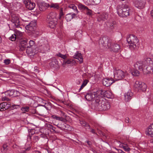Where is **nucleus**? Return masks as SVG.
Instances as JSON below:
<instances>
[{"mask_svg":"<svg viewBox=\"0 0 153 153\" xmlns=\"http://www.w3.org/2000/svg\"><path fill=\"white\" fill-rule=\"evenodd\" d=\"M134 68L142 71L144 74L153 71V60L150 58H147L143 61L137 62L134 65Z\"/></svg>","mask_w":153,"mask_h":153,"instance_id":"nucleus-1","label":"nucleus"},{"mask_svg":"<svg viewBox=\"0 0 153 153\" xmlns=\"http://www.w3.org/2000/svg\"><path fill=\"white\" fill-rule=\"evenodd\" d=\"M117 11L119 16L122 17H126L132 13L130 7L126 4H123L121 7L117 6Z\"/></svg>","mask_w":153,"mask_h":153,"instance_id":"nucleus-2","label":"nucleus"},{"mask_svg":"<svg viewBox=\"0 0 153 153\" xmlns=\"http://www.w3.org/2000/svg\"><path fill=\"white\" fill-rule=\"evenodd\" d=\"M98 43L99 47L101 49H105L110 46L111 40L107 37H104L99 39Z\"/></svg>","mask_w":153,"mask_h":153,"instance_id":"nucleus-3","label":"nucleus"},{"mask_svg":"<svg viewBox=\"0 0 153 153\" xmlns=\"http://www.w3.org/2000/svg\"><path fill=\"white\" fill-rule=\"evenodd\" d=\"M127 41L131 49L136 48L137 44L139 42V40L137 37L133 34L129 35L127 38Z\"/></svg>","mask_w":153,"mask_h":153,"instance_id":"nucleus-4","label":"nucleus"},{"mask_svg":"<svg viewBox=\"0 0 153 153\" xmlns=\"http://www.w3.org/2000/svg\"><path fill=\"white\" fill-rule=\"evenodd\" d=\"M39 42L40 44L38 47L39 52L42 53H45L50 49L49 45L46 40L43 41L41 40Z\"/></svg>","mask_w":153,"mask_h":153,"instance_id":"nucleus-5","label":"nucleus"},{"mask_svg":"<svg viewBox=\"0 0 153 153\" xmlns=\"http://www.w3.org/2000/svg\"><path fill=\"white\" fill-rule=\"evenodd\" d=\"M134 86L140 92L145 91L147 88L146 85L145 83L139 81H136Z\"/></svg>","mask_w":153,"mask_h":153,"instance_id":"nucleus-6","label":"nucleus"},{"mask_svg":"<svg viewBox=\"0 0 153 153\" xmlns=\"http://www.w3.org/2000/svg\"><path fill=\"white\" fill-rule=\"evenodd\" d=\"M114 78L116 80H121L125 76L124 72L121 70L114 69Z\"/></svg>","mask_w":153,"mask_h":153,"instance_id":"nucleus-7","label":"nucleus"},{"mask_svg":"<svg viewBox=\"0 0 153 153\" xmlns=\"http://www.w3.org/2000/svg\"><path fill=\"white\" fill-rule=\"evenodd\" d=\"M132 1L134 6L139 9L143 8L146 3V0H132Z\"/></svg>","mask_w":153,"mask_h":153,"instance_id":"nucleus-8","label":"nucleus"},{"mask_svg":"<svg viewBox=\"0 0 153 153\" xmlns=\"http://www.w3.org/2000/svg\"><path fill=\"white\" fill-rule=\"evenodd\" d=\"M11 21L13 23L14 28L20 27V22L18 15L14 14L12 15Z\"/></svg>","mask_w":153,"mask_h":153,"instance_id":"nucleus-9","label":"nucleus"},{"mask_svg":"<svg viewBox=\"0 0 153 153\" xmlns=\"http://www.w3.org/2000/svg\"><path fill=\"white\" fill-rule=\"evenodd\" d=\"M102 100L101 98L100 99L99 97H97L95 102L93 105V108L94 107V109L96 110L101 111Z\"/></svg>","mask_w":153,"mask_h":153,"instance_id":"nucleus-10","label":"nucleus"},{"mask_svg":"<svg viewBox=\"0 0 153 153\" xmlns=\"http://www.w3.org/2000/svg\"><path fill=\"white\" fill-rule=\"evenodd\" d=\"M98 96V92H95L93 93H89L87 94L85 96L86 100L88 101H91L96 99Z\"/></svg>","mask_w":153,"mask_h":153,"instance_id":"nucleus-11","label":"nucleus"},{"mask_svg":"<svg viewBox=\"0 0 153 153\" xmlns=\"http://www.w3.org/2000/svg\"><path fill=\"white\" fill-rule=\"evenodd\" d=\"M37 4L38 5L39 9L41 11H45L49 7V4L43 1H38Z\"/></svg>","mask_w":153,"mask_h":153,"instance_id":"nucleus-12","label":"nucleus"},{"mask_svg":"<svg viewBox=\"0 0 153 153\" xmlns=\"http://www.w3.org/2000/svg\"><path fill=\"white\" fill-rule=\"evenodd\" d=\"M101 111L107 110L110 108V105L109 103L107 102L105 99L103 98L102 100Z\"/></svg>","mask_w":153,"mask_h":153,"instance_id":"nucleus-13","label":"nucleus"},{"mask_svg":"<svg viewBox=\"0 0 153 153\" xmlns=\"http://www.w3.org/2000/svg\"><path fill=\"white\" fill-rule=\"evenodd\" d=\"M78 7L79 9L82 10H86V14L88 16H91L92 15V10L88 9L86 6L81 4H79L78 5Z\"/></svg>","mask_w":153,"mask_h":153,"instance_id":"nucleus-14","label":"nucleus"},{"mask_svg":"<svg viewBox=\"0 0 153 153\" xmlns=\"http://www.w3.org/2000/svg\"><path fill=\"white\" fill-rule=\"evenodd\" d=\"M133 93L131 90H129L124 94L125 101L126 102L129 101L132 98L133 96Z\"/></svg>","mask_w":153,"mask_h":153,"instance_id":"nucleus-15","label":"nucleus"},{"mask_svg":"<svg viewBox=\"0 0 153 153\" xmlns=\"http://www.w3.org/2000/svg\"><path fill=\"white\" fill-rule=\"evenodd\" d=\"M110 46L108 47V48L110 49L111 51H112L114 52H117L120 49V45L117 43H112L110 44Z\"/></svg>","mask_w":153,"mask_h":153,"instance_id":"nucleus-16","label":"nucleus"},{"mask_svg":"<svg viewBox=\"0 0 153 153\" xmlns=\"http://www.w3.org/2000/svg\"><path fill=\"white\" fill-rule=\"evenodd\" d=\"M65 121L59 122L58 128L61 130H67V128L70 126L69 125L65 123Z\"/></svg>","mask_w":153,"mask_h":153,"instance_id":"nucleus-17","label":"nucleus"},{"mask_svg":"<svg viewBox=\"0 0 153 153\" xmlns=\"http://www.w3.org/2000/svg\"><path fill=\"white\" fill-rule=\"evenodd\" d=\"M11 106L10 104L4 102L0 104V111H4Z\"/></svg>","mask_w":153,"mask_h":153,"instance_id":"nucleus-18","label":"nucleus"},{"mask_svg":"<svg viewBox=\"0 0 153 153\" xmlns=\"http://www.w3.org/2000/svg\"><path fill=\"white\" fill-rule=\"evenodd\" d=\"M36 25V23L35 22L31 21L28 25L26 26L25 28L27 30L32 31L34 30Z\"/></svg>","mask_w":153,"mask_h":153,"instance_id":"nucleus-19","label":"nucleus"},{"mask_svg":"<svg viewBox=\"0 0 153 153\" xmlns=\"http://www.w3.org/2000/svg\"><path fill=\"white\" fill-rule=\"evenodd\" d=\"M27 40H23L20 42L21 46L22 48H23L24 49L27 48L26 50V52L28 54H29V52H28V44L27 43Z\"/></svg>","mask_w":153,"mask_h":153,"instance_id":"nucleus-20","label":"nucleus"},{"mask_svg":"<svg viewBox=\"0 0 153 153\" xmlns=\"http://www.w3.org/2000/svg\"><path fill=\"white\" fill-rule=\"evenodd\" d=\"M108 17V14L107 13L103 12L99 16H98L97 21H100L101 20L105 21L107 19Z\"/></svg>","mask_w":153,"mask_h":153,"instance_id":"nucleus-21","label":"nucleus"},{"mask_svg":"<svg viewBox=\"0 0 153 153\" xmlns=\"http://www.w3.org/2000/svg\"><path fill=\"white\" fill-rule=\"evenodd\" d=\"M102 82L103 85L106 86H108L111 85L114 82L111 79L105 78L102 79Z\"/></svg>","mask_w":153,"mask_h":153,"instance_id":"nucleus-22","label":"nucleus"},{"mask_svg":"<svg viewBox=\"0 0 153 153\" xmlns=\"http://www.w3.org/2000/svg\"><path fill=\"white\" fill-rule=\"evenodd\" d=\"M57 19L47 20L48 26L51 28H54L57 23Z\"/></svg>","mask_w":153,"mask_h":153,"instance_id":"nucleus-23","label":"nucleus"},{"mask_svg":"<svg viewBox=\"0 0 153 153\" xmlns=\"http://www.w3.org/2000/svg\"><path fill=\"white\" fill-rule=\"evenodd\" d=\"M26 7L29 10H33L36 6L35 4L31 1L27 2V3H24Z\"/></svg>","mask_w":153,"mask_h":153,"instance_id":"nucleus-24","label":"nucleus"},{"mask_svg":"<svg viewBox=\"0 0 153 153\" xmlns=\"http://www.w3.org/2000/svg\"><path fill=\"white\" fill-rule=\"evenodd\" d=\"M56 14L55 13L52 12L50 13L47 16V21L57 19Z\"/></svg>","mask_w":153,"mask_h":153,"instance_id":"nucleus-25","label":"nucleus"},{"mask_svg":"<svg viewBox=\"0 0 153 153\" xmlns=\"http://www.w3.org/2000/svg\"><path fill=\"white\" fill-rule=\"evenodd\" d=\"M76 15V13H68L66 15L65 19L67 22H70L72 19L75 17Z\"/></svg>","mask_w":153,"mask_h":153,"instance_id":"nucleus-26","label":"nucleus"},{"mask_svg":"<svg viewBox=\"0 0 153 153\" xmlns=\"http://www.w3.org/2000/svg\"><path fill=\"white\" fill-rule=\"evenodd\" d=\"M74 58L79 60L80 63H81L83 62V59L81 53L78 52H77L75 54L74 56Z\"/></svg>","mask_w":153,"mask_h":153,"instance_id":"nucleus-27","label":"nucleus"},{"mask_svg":"<svg viewBox=\"0 0 153 153\" xmlns=\"http://www.w3.org/2000/svg\"><path fill=\"white\" fill-rule=\"evenodd\" d=\"M15 93V90H12L7 91L4 92V94L6 96L13 97L16 96V95L14 94Z\"/></svg>","mask_w":153,"mask_h":153,"instance_id":"nucleus-28","label":"nucleus"},{"mask_svg":"<svg viewBox=\"0 0 153 153\" xmlns=\"http://www.w3.org/2000/svg\"><path fill=\"white\" fill-rule=\"evenodd\" d=\"M145 133L146 134H153V123L150 125L146 129Z\"/></svg>","mask_w":153,"mask_h":153,"instance_id":"nucleus-29","label":"nucleus"},{"mask_svg":"<svg viewBox=\"0 0 153 153\" xmlns=\"http://www.w3.org/2000/svg\"><path fill=\"white\" fill-rule=\"evenodd\" d=\"M49 7L56 10L60 8L59 4L57 3H52L50 5L49 4Z\"/></svg>","mask_w":153,"mask_h":153,"instance_id":"nucleus-30","label":"nucleus"},{"mask_svg":"<svg viewBox=\"0 0 153 153\" xmlns=\"http://www.w3.org/2000/svg\"><path fill=\"white\" fill-rule=\"evenodd\" d=\"M68 7L72 9L74 12L76 14H77L79 12L78 11L75 5L74 4H71L69 5L68 6Z\"/></svg>","mask_w":153,"mask_h":153,"instance_id":"nucleus-31","label":"nucleus"},{"mask_svg":"<svg viewBox=\"0 0 153 153\" xmlns=\"http://www.w3.org/2000/svg\"><path fill=\"white\" fill-rule=\"evenodd\" d=\"M80 123L82 126L86 127L87 128H90V126L84 120L80 121Z\"/></svg>","mask_w":153,"mask_h":153,"instance_id":"nucleus-32","label":"nucleus"},{"mask_svg":"<svg viewBox=\"0 0 153 153\" xmlns=\"http://www.w3.org/2000/svg\"><path fill=\"white\" fill-rule=\"evenodd\" d=\"M64 63L65 64H70L72 63L73 65L75 64L76 62L74 59L71 60V59H68L66 61H64Z\"/></svg>","mask_w":153,"mask_h":153,"instance_id":"nucleus-33","label":"nucleus"},{"mask_svg":"<svg viewBox=\"0 0 153 153\" xmlns=\"http://www.w3.org/2000/svg\"><path fill=\"white\" fill-rule=\"evenodd\" d=\"M52 117L54 119H56V120H58L59 121H63L64 120H66L65 119L62 117H59L55 115H53Z\"/></svg>","mask_w":153,"mask_h":153,"instance_id":"nucleus-34","label":"nucleus"},{"mask_svg":"<svg viewBox=\"0 0 153 153\" xmlns=\"http://www.w3.org/2000/svg\"><path fill=\"white\" fill-rule=\"evenodd\" d=\"M58 64V61L56 60L52 61L50 63V66L53 67H56Z\"/></svg>","mask_w":153,"mask_h":153,"instance_id":"nucleus-35","label":"nucleus"},{"mask_svg":"<svg viewBox=\"0 0 153 153\" xmlns=\"http://www.w3.org/2000/svg\"><path fill=\"white\" fill-rule=\"evenodd\" d=\"M106 91H106L101 90L99 91H97L96 92H98V96H99V94H101V96L105 97V94Z\"/></svg>","mask_w":153,"mask_h":153,"instance_id":"nucleus-36","label":"nucleus"},{"mask_svg":"<svg viewBox=\"0 0 153 153\" xmlns=\"http://www.w3.org/2000/svg\"><path fill=\"white\" fill-rule=\"evenodd\" d=\"M65 10H63L62 8H61L59 12V19H61L62 17L65 14Z\"/></svg>","mask_w":153,"mask_h":153,"instance_id":"nucleus-37","label":"nucleus"},{"mask_svg":"<svg viewBox=\"0 0 153 153\" xmlns=\"http://www.w3.org/2000/svg\"><path fill=\"white\" fill-rule=\"evenodd\" d=\"M34 42L33 40H30L28 44L29 47L28 49H30V50L32 51V47L34 45Z\"/></svg>","mask_w":153,"mask_h":153,"instance_id":"nucleus-38","label":"nucleus"},{"mask_svg":"<svg viewBox=\"0 0 153 153\" xmlns=\"http://www.w3.org/2000/svg\"><path fill=\"white\" fill-rule=\"evenodd\" d=\"M112 96V93L109 91H107L106 92L105 97H106L108 98H111Z\"/></svg>","mask_w":153,"mask_h":153,"instance_id":"nucleus-39","label":"nucleus"},{"mask_svg":"<svg viewBox=\"0 0 153 153\" xmlns=\"http://www.w3.org/2000/svg\"><path fill=\"white\" fill-rule=\"evenodd\" d=\"M88 80H86L84 81L81 86L80 88L79 89V91H80L87 84Z\"/></svg>","mask_w":153,"mask_h":153,"instance_id":"nucleus-40","label":"nucleus"},{"mask_svg":"<svg viewBox=\"0 0 153 153\" xmlns=\"http://www.w3.org/2000/svg\"><path fill=\"white\" fill-rule=\"evenodd\" d=\"M132 74L134 76H138L140 74V72L137 70H134L131 72Z\"/></svg>","mask_w":153,"mask_h":153,"instance_id":"nucleus-41","label":"nucleus"},{"mask_svg":"<svg viewBox=\"0 0 153 153\" xmlns=\"http://www.w3.org/2000/svg\"><path fill=\"white\" fill-rule=\"evenodd\" d=\"M49 127L53 131V132L55 133H58L59 132L57 131H56V128L54 127L53 126L51 125H49Z\"/></svg>","mask_w":153,"mask_h":153,"instance_id":"nucleus-42","label":"nucleus"},{"mask_svg":"<svg viewBox=\"0 0 153 153\" xmlns=\"http://www.w3.org/2000/svg\"><path fill=\"white\" fill-rule=\"evenodd\" d=\"M124 144V146L123 149H124V150L126 151L129 152L130 150V149L129 147L126 144Z\"/></svg>","mask_w":153,"mask_h":153,"instance_id":"nucleus-43","label":"nucleus"},{"mask_svg":"<svg viewBox=\"0 0 153 153\" xmlns=\"http://www.w3.org/2000/svg\"><path fill=\"white\" fill-rule=\"evenodd\" d=\"M17 38L16 34H13L10 37V39L12 41H14Z\"/></svg>","mask_w":153,"mask_h":153,"instance_id":"nucleus-44","label":"nucleus"},{"mask_svg":"<svg viewBox=\"0 0 153 153\" xmlns=\"http://www.w3.org/2000/svg\"><path fill=\"white\" fill-rule=\"evenodd\" d=\"M29 107L28 106L23 107L21 108V110L23 111H28Z\"/></svg>","mask_w":153,"mask_h":153,"instance_id":"nucleus-45","label":"nucleus"},{"mask_svg":"<svg viewBox=\"0 0 153 153\" xmlns=\"http://www.w3.org/2000/svg\"><path fill=\"white\" fill-rule=\"evenodd\" d=\"M16 35L17 37L19 38L22 37V34L21 32L18 31L16 33Z\"/></svg>","mask_w":153,"mask_h":153,"instance_id":"nucleus-46","label":"nucleus"},{"mask_svg":"<svg viewBox=\"0 0 153 153\" xmlns=\"http://www.w3.org/2000/svg\"><path fill=\"white\" fill-rule=\"evenodd\" d=\"M115 24V22L114 21H112L110 23V27L111 29H112L114 27Z\"/></svg>","mask_w":153,"mask_h":153,"instance_id":"nucleus-47","label":"nucleus"},{"mask_svg":"<svg viewBox=\"0 0 153 153\" xmlns=\"http://www.w3.org/2000/svg\"><path fill=\"white\" fill-rule=\"evenodd\" d=\"M101 0H93V3L94 4H98L101 2Z\"/></svg>","mask_w":153,"mask_h":153,"instance_id":"nucleus-48","label":"nucleus"},{"mask_svg":"<svg viewBox=\"0 0 153 153\" xmlns=\"http://www.w3.org/2000/svg\"><path fill=\"white\" fill-rule=\"evenodd\" d=\"M29 133L31 134H35V130L34 129H31L28 130Z\"/></svg>","mask_w":153,"mask_h":153,"instance_id":"nucleus-49","label":"nucleus"},{"mask_svg":"<svg viewBox=\"0 0 153 153\" xmlns=\"http://www.w3.org/2000/svg\"><path fill=\"white\" fill-rule=\"evenodd\" d=\"M7 96H3L2 97V100L3 101H9V99L7 98Z\"/></svg>","mask_w":153,"mask_h":153,"instance_id":"nucleus-50","label":"nucleus"},{"mask_svg":"<svg viewBox=\"0 0 153 153\" xmlns=\"http://www.w3.org/2000/svg\"><path fill=\"white\" fill-rule=\"evenodd\" d=\"M4 63L6 65H8L10 63V60L9 59H5L4 60Z\"/></svg>","mask_w":153,"mask_h":153,"instance_id":"nucleus-51","label":"nucleus"},{"mask_svg":"<svg viewBox=\"0 0 153 153\" xmlns=\"http://www.w3.org/2000/svg\"><path fill=\"white\" fill-rule=\"evenodd\" d=\"M11 107L13 108L14 109L19 108H20V105H13Z\"/></svg>","mask_w":153,"mask_h":153,"instance_id":"nucleus-52","label":"nucleus"},{"mask_svg":"<svg viewBox=\"0 0 153 153\" xmlns=\"http://www.w3.org/2000/svg\"><path fill=\"white\" fill-rule=\"evenodd\" d=\"M115 149L117 151V152H115L113 151L112 152L113 153H125L121 149H117L116 148Z\"/></svg>","mask_w":153,"mask_h":153,"instance_id":"nucleus-53","label":"nucleus"},{"mask_svg":"<svg viewBox=\"0 0 153 153\" xmlns=\"http://www.w3.org/2000/svg\"><path fill=\"white\" fill-rule=\"evenodd\" d=\"M30 148V147L27 148L26 149H25L22 150L21 151V152L20 153H25L26 151V150H29Z\"/></svg>","mask_w":153,"mask_h":153,"instance_id":"nucleus-54","label":"nucleus"},{"mask_svg":"<svg viewBox=\"0 0 153 153\" xmlns=\"http://www.w3.org/2000/svg\"><path fill=\"white\" fill-rule=\"evenodd\" d=\"M85 142H86L87 143L89 147H91V146L92 145V143L91 141L88 140H87Z\"/></svg>","mask_w":153,"mask_h":153,"instance_id":"nucleus-55","label":"nucleus"},{"mask_svg":"<svg viewBox=\"0 0 153 153\" xmlns=\"http://www.w3.org/2000/svg\"><path fill=\"white\" fill-rule=\"evenodd\" d=\"M124 144H125L124 143H121L119 145V146L120 147L122 148H123V147H124Z\"/></svg>","mask_w":153,"mask_h":153,"instance_id":"nucleus-56","label":"nucleus"},{"mask_svg":"<svg viewBox=\"0 0 153 153\" xmlns=\"http://www.w3.org/2000/svg\"><path fill=\"white\" fill-rule=\"evenodd\" d=\"M7 145L6 144H4L3 146V149L4 150H7Z\"/></svg>","mask_w":153,"mask_h":153,"instance_id":"nucleus-57","label":"nucleus"},{"mask_svg":"<svg viewBox=\"0 0 153 153\" xmlns=\"http://www.w3.org/2000/svg\"><path fill=\"white\" fill-rule=\"evenodd\" d=\"M63 55V54H62L60 53H59L56 54V56H58L60 57L61 58H62Z\"/></svg>","mask_w":153,"mask_h":153,"instance_id":"nucleus-58","label":"nucleus"},{"mask_svg":"<svg viewBox=\"0 0 153 153\" xmlns=\"http://www.w3.org/2000/svg\"><path fill=\"white\" fill-rule=\"evenodd\" d=\"M39 139V137L37 136H35L34 137V140H36V141L37 140H38Z\"/></svg>","mask_w":153,"mask_h":153,"instance_id":"nucleus-59","label":"nucleus"},{"mask_svg":"<svg viewBox=\"0 0 153 153\" xmlns=\"http://www.w3.org/2000/svg\"><path fill=\"white\" fill-rule=\"evenodd\" d=\"M125 122L126 123H129V120L128 118L127 117L126 118L125 120Z\"/></svg>","mask_w":153,"mask_h":153,"instance_id":"nucleus-60","label":"nucleus"},{"mask_svg":"<svg viewBox=\"0 0 153 153\" xmlns=\"http://www.w3.org/2000/svg\"><path fill=\"white\" fill-rule=\"evenodd\" d=\"M24 3H27V2L30 1V0H23Z\"/></svg>","mask_w":153,"mask_h":153,"instance_id":"nucleus-61","label":"nucleus"},{"mask_svg":"<svg viewBox=\"0 0 153 153\" xmlns=\"http://www.w3.org/2000/svg\"><path fill=\"white\" fill-rule=\"evenodd\" d=\"M67 57V56L66 55H63L62 58L63 59H65Z\"/></svg>","mask_w":153,"mask_h":153,"instance_id":"nucleus-62","label":"nucleus"},{"mask_svg":"<svg viewBox=\"0 0 153 153\" xmlns=\"http://www.w3.org/2000/svg\"><path fill=\"white\" fill-rule=\"evenodd\" d=\"M53 123V124L55 126H57L58 127V124H59V122L57 123V122H55V123Z\"/></svg>","mask_w":153,"mask_h":153,"instance_id":"nucleus-63","label":"nucleus"},{"mask_svg":"<svg viewBox=\"0 0 153 153\" xmlns=\"http://www.w3.org/2000/svg\"><path fill=\"white\" fill-rule=\"evenodd\" d=\"M151 16L153 18V10H152L151 12Z\"/></svg>","mask_w":153,"mask_h":153,"instance_id":"nucleus-64","label":"nucleus"}]
</instances>
